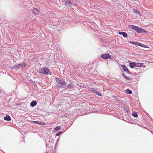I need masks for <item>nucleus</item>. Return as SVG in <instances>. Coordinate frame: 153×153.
Instances as JSON below:
<instances>
[{"label": "nucleus", "mask_w": 153, "mask_h": 153, "mask_svg": "<svg viewBox=\"0 0 153 153\" xmlns=\"http://www.w3.org/2000/svg\"><path fill=\"white\" fill-rule=\"evenodd\" d=\"M39 72L42 74H46V75L51 74V71L49 69L46 68H43L39 69Z\"/></svg>", "instance_id": "nucleus-1"}, {"label": "nucleus", "mask_w": 153, "mask_h": 153, "mask_svg": "<svg viewBox=\"0 0 153 153\" xmlns=\"http://www.w3.org/2000/svg\"><path fill=\"white\" fill-rule=\"evenodd\" d=\"M128 26L130 28L135 30L139 33H142L143 32V31L144 30V29L132 25H129Z\"/></svg>", "instance_id": "nucleus-2"}, {"label": "nucleus", "mask_w": 153, "mask_h": 153, "mask_svg": "<svg viewBox=\"0 0 153 153\" xmlns=\"http://www.w3.org/2000/svg\"><path fill=\"white\" fill-rule=\"evenodd\" d=\"M26 66V63L25 62H24L22 64H18L17 65H16L15 66H13L11 67V68L13 69H15L16 70L21 68L25 67Z\"/></svg>", "instance_id": "nucleus-3"}, {"label": "nucleus", "mask_w": 153, "mask_h": 153, "mask_svg": "<svg viewBox=\"0 0 153 153\" xmlns=\"http://www.w3.org/2000/svg\"><path fill=\"white\" fill-rule=\"evenodd\" d=\"M57 82L61 85H65L66 84L65 81L62 80L60 79L59 78H56V79Z\"/></svg>", "instance_id": "nucleus-4"}, {"label": "nucleus", "mask_w": 153, "mask_h": 153, "mask_svg": "<svg viewBox=\"0 0 153 153\" xmlns=\"http://www.w3.org/2000/svg\"><path fill=\"white\" fill-rule=\"evenodd\" d=\"M101 57L104 59H110L111 58V56L109 54H104L101 55Z\"/></svg>", "instance_id": "nucleus-5"}, {"label": "nucleus", "mask_w": 153, "mask_h": 153, "mask_svg": "<svg viewBox=\"0 0 153 153\" xmlns=\"http://www.w3.org/2000/svg\"><path fill=\"white\" fill-rule=\"evenodd\" d=\"M65 4L66 6L70 7L72 5L70 0H65Z\"/></svg>", "instance_id": "nucleus-6"}, {"label": "nucleus", "mask_w": 153, "mask_h": 153, "mask_svg": "<svg viewBox=\"0 0 153 153\" xmlns=\"http://www.w3.org/2000/svg\"><path fill=\"white\" fill-rule=\"evenodd\" d=\"M121 67L123 68V71L127 72V73L129 74H131L130 72L127 68L125 65H122Z\"/></svg>", "instance_id": "nucleus-7"}, {"label": "nucleus", "mask_w": 153, "mask_h": 153, "mask_svg": "<svg viewBox=\"0 0 153 153\" xmlns=\"http://www.w3.org/2000/svg\"><path fill=\"white\" fill-rule=\"evenodd\" d=\"M32 11L33 13L35 15L38 14L39 12V10L36 8H33Z\"/></svg>", "instance_id": "nucleus-8"}, {"label": "nucleus", "mask_w": 153, "mask_h": 153, "mask_svg": "<svg viewBox=\"0 0 153 153\" xmlns=\"http://www.w3.org/2000/svg\"><path fill=\"white\" fill-rule=\"evenodd\" d=\"M129 66L130 67L133 68L134 67H136V63L134 62H131L129 63Z\"/></svg>", "instance_id": "nucleus-9"}, {"label": "nucleus", "mask_w": 153, "mask_h": 153, "mask_svg": "<svg viewBox=\"0 0 153 153\" xmlns=\"http://www.w3.org/2000/svg\"><path fill=\"white\" fill-rule=\"evenodd\" d=\"M119 34L120 35H123V36L124 37H127V35L126 33L125 32H119Z\"/></svg>", "instance_id": "nucleus-10"}, {"label": "nucleus", "mask_w": 153, "mask_h": 153, "mask_svg": "<svg viewBox=\"0 0 153 153\" xmlns=\"http://www.w3.org/2000/svg\"><path fill=\"white\" fill-rule=\"evenodd\" d=\"M4 120L6 121H10L11 120V118L8 115H6L5 117H4Z\"/></svg>", "instance_id": "nucleus-11"}, {"label": "nucleus", "mask_w": 153, "mask_h": 153, "mask_svg": "<svg viewBox=\"0 0 153 153\" xmlns=\"http://www.w3.org/2000/svg\"><path fill=\"white\" fill-rule=\"evenodd\" d=\"M133 11L135 13L138 14L140 16V11H139L137 9H134L133 10Z\"/></svg>", "instance_id": "nucleus-12"}, {"label": "nucleus", "mask_w": 153, "mask_h": 153, "mask_svg": "<svg viewBox=\"0 0 153 153\" xmlns=\"http://www.w3.org/2000/svg\"><path fill=\"white\" fill-rule=\"evenodd\" d=\"M37 102L36 101H33L31 102L30 105L32 107H33L35 106Z\"/></svg>", "instance_id": "nucleus-13"}, {"label": "nucleus", "mask_w": 153, "mask_h": 153, "mask_svg": "<svg viewBox=\"0 0 153 153\" xmlns=\"http://www.w3.org/2000/svg\"><path fill=\"white\" fill-rule=\"evenodd\" d=\"M143 63H136V67H141L143 66Z\"/></svg>", "instance_id": "nucleus-14"}, {"label": "nucleus", "mask_w": 153, "mask_h": 153, "mask_svg": "<svg viewBox=\"0 0 153 153\" xmlns=\"http://www.w3.org/2000/svg\"><path fill=\"white\" fill-rule=\"evenodd\" d=\"M33 123H36V124H39L40 125H44V123H42V122H39L38 121H33Z\"/></svg>", "instance_id": "nucleus-15"}, {"label": "nucleus", "mask_w": 153, "mask_h": 153, "mask_svg": "<svg viewBox=\"0 0 153 153\" xmlns=\"http://www.w3.org/2000/svg\"><path fill=\"white\" fill-rule=\"evenodd\" d=\"M130 42L132 44L134 45H138L139 46V44H140V43H139L137 42H131L130 41Z\"/></svg>", "instance_id": "nucleus-16"}, {"label": "nucleus", "mask_w": 153, "mask_h": 153, "mask_svg": "<svg viewBox=\"0 0 153 153\" xmlns=\"http://www.w3.org/2000/svg\"><path fill=\"white\" fill-rule=\"evenodd\" d=\"M94 92L98 95V96H101V94L99 92L97 91V90L95 89L94 90Z\"/></svg>", "instance_id": "nucleus-17"}, {"label": "nucleus", "mask_w": 153, "mask_h": 153, "mask_svg": "<svg viewBox=\"0 0 153 153\" xmlns=\"http://www.w3.org/2000/svg\"><path fill=\"white\" fill-rule=\"evenodd\" d=\"M126 92L127 93L129 94H132V91L129 89H127L126 90Z\"/></svg>", "instance_id": "nucleus-18"}, {"label": "nucleus", "mask_w": 153, "mask_h": 153, "mask_svg": "<svg viewBox=\"0 0 153 153\" xmlns=\"http://www.w3.org/2000/svg\"><path fill=\"white\" fill-rule=\"evenodd\" d=\"M132 115L133 116L135 117H137L138 116L137 114L135 112L132 113Z\"/></svg>", "instance_id": "nucleus-19"}, {"label": "nucleus", "mask_w": 153, "mask_h": 153, "mask_svg": "<svg viewBox=\"0 0 153 153\" xmlns=\"http://www.w3.org/2000/svg\"><path fill=\"white\" fill-rule=\"evenodd\" d=\"M139 46H141L144 48H148V47L147 45L143 44L141 43H140V44H139Z\"/></svg>", "instance_id": "nucleus-20"}, {"label": "nucleus", "mask_w": 153, "mask_h": 153, "mask_svg": "<svg viewBox=\"0 0 153 153\" xmlns=\"http://www.w3.org/2000/svg\"><path fill=\"white\" fill-rule=\"evenodd\" d=\"M60 129L61 127L59 126H57L55 128V130L56 131H58Z\"/></svg>", "instance_id": "nucleus-21"}, {"label": "nucleus", "mask_w": 153, "mask_h": 153, "mask_svg": "<svg viewBox=\"0 0 153 153\" xmlns=\"http://www.w3.org/2000/svg\"><path fill=\"white\" fill-rule=\"evenodd\" d=\"M68 87L70 89H72L73 88V86L70 84H69L68 85Z\"/></svg>", "instance_id": "nucleus-22"}, {"label": "nucleus", "mask_w": 153, "mask_h": 153, "mask_svg": "<svg viewBox=\"0 0 153 153\" xmlns=\"http://www.w3.org/2000/svg\"><path fill=\"white\" fill-rule=\"evenodd\" d=\"M125 78H126V79H127V80H131V78L128 76H126V77H125Z\"/></svg>", "instance_id": "nucleus-23"}, {"label": "nucleus", "mask_w": 153, "mask_h": 153, "mask_svg": "<svg viewBox=\"0 0 153 153\" xmlns=\"http://www.w3.org/2000/svg\"><path fill=\"white\" fill-rule=\"evenodd\" d=\"M62 133V131H60L59 132H58L56 134V136H59L60 134L61 133Z\"/></svg>", "instance_id": "nucleus-24"}, {"label": "nucleus", "mask_w": 153, "mask_h": 153, "mask_svg": "<svg viewBox=\"0 0 153 153\" xmlns=\"http://www.w3.org/2000/svg\"><path fill=\"white\" fill-rule=\"evenodd\" d=\"M113 98H115L116 100H117L118 99V97L115 96H114Z\"/></svg>", "instance_id": "nucleus-25"}, {"label": "nucleus", "mask_w": 153, "mask_h": 153, "mask_svg": "<svg viewBox=\"0 0 153 153\" xmlns=\"http://www.w3.org/2000/svg\"><path fill=\"white\" fill-rule=\"evenodd\" d=\"M125 74L124 73H123L122 74V76L124 77L125 78V77H126V76H125Z\"/></svg>", "instance_id": "nucleus-26"}, {"label": "nucleus", "mask_w": 153, "mask_h": 153, "mask_svg": "<svg viewBox=\"0 0 153 153\" xmlns=\"http://www.w3.org/2000/svg\"><path fill=\"white\" fill-rule=\"evenodd\" d=\"M59 138H58L57 139V140H56L57 143L59 141Z\"/></svg>", "instance_id": "nucleus-27"}, {"label": "nucleus", "mask_w": 153, "mask_h": 153, "mask_svg": "<svg viewBox=\"0 0 153 153\" xmlns=\"http://www.w3.org/2000/svg\"><path fill=\"white\" fill-rule=\"evenodd\" d=\"M57 143H56V144H55V145H57Z\"/></svg>", "instance_id": "nucleus-28"}, {"label": "nucleus", "mask_w": 153, "mask_h": 153, "mask_svg": "<svg viewBox=\"0 0 153 153\" xmlns=\"http://www.w3.org/2000/svg\"><path fill=\"white\" fill-rule=\"evenodd\" d=\"M145 67V66H143V68H144Z\"/></svg>", "instance_id": "nucleus-29"}]
</instances>
